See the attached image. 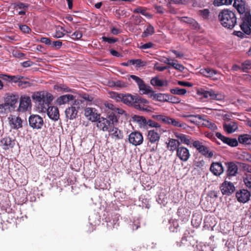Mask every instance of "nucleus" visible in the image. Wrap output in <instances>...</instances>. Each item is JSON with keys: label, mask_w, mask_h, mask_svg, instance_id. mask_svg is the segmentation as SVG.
Here are the masks:
<instances>
[{"label": "nucleus", "mask_w": 251, "mask_h": 251, "mask_svg": "<svg viewBox=\"0 0 251 251\" xmlns=\"http://www.w3.org/2000/svg\"><path fill=\"white\" fill-rule=\"evenodd\" d=\"M97 127L104 132L110 131L118 123V119L114 113H108L106 118L100 117L97 121Z\"/></svg>", "instance_id": "1"}, {"label": "nucleus", "mask_w": 251, "mask_h": 251, "mask_svg": "<svg viewBox=\"0 0 251 251\" xmlns=\"http://www.w3.org/2000/svg\"><path fill=\"white\" fill-rule=\"evenodd\" d=\"M221 25L228 29H232L237 23V18L234 12L228 9H224L219 14Z\"/></svg>", "instance_id": "2"}, {"label": "nucleus", "mask_w": 251, "mask_h": 251, "mask_svg": "<svg viewBox=\"0 0 251 251\" xmlns=\"http://www.w3.org/2000/svg\"><path fill=\"white\" fill-rule=\"evenodd\" d=\"M32 98L38 103V108L42 111L47 109V107L53 100L52 95L46 92H37L33 94Z\"/></svg>", "instance_id": "3"}, {"label": "nucleus", "mask_w": 251, "mask_h": 251, "mask_svg": "<svg viewBox=\"0 0 251 251\" xmlns=\"http://www.w3.org/2000/svg\"><path fill=\"white\" fill-rule=\"evenodd\" d=\"M160 139V134L154 129L149 130L147 135L148 147L150 148L151 152H155Z\"/></svg>", "instance_id": "4"}, {"label": "nucleus", "mask_w": 251, "mask_h": 251, "mask_svg": "<svg viewBox=\"0 0 251 251\" xmlns=\"http://www.w3.org/2000/svg\"><path fill=\"white\" fill-rule=\"evenodd\" d=\"M241 23L240 25L241 30L246 34L249 35L251 34V14L250 11L246 12L241 15Z\"/></svg>", "instance_id": "5"}, {"label": "nucleus", "mask_w": 251, "mask_h": 251, "mask_svg": "<svg viewBox=\"0 0 251 251\" xmlns=\"http://www.w3.org/2000/svg\"><path fill=\"white\" fill-rule=\"evenodd\" d=\"M192 146L207 158H211L213 156V151L209 150V148L203 145L202 142L199 140L193 142Z\"/></svg>", "instance_id": "6"}, {"label": "nucleus", "mask_w": 251, "mask_h": 251, "mask_svg": "<svg viewBox=\"0 0 251 251\" xmlns=\"http://www.w3.org/2000/svg\"><path fill=\"white\" fill-rule=\"evenodd\" d=\"M197 94L200 96H203L204 98L217 100H221L224 98L223 95L212 89L206 91L203 89H201L198 91Z\"/></svg>", "instance_id": "7"}, {"label": "nucleus", "mask_w": 251, "mask_h": 251, "mask_svg": "<svg viewBox=\"0 0 251 251\" xmlns=\"http://www.w3.org/2000/svg\"><path fill=\"white\" fill-rule=\"evenodd\" d=\"M84 114L87 120L92 122H96L100 116L95 108L86 107L84 109Z\"/></svg>", "instance_id": "8"}, {"label": "nucleus", "mask_w": 251, "mask_h": 251, "mask_svg": "<svg viewBox=\"0 0 251 251\" xmlns=\"http://www.w3.org/2000/svg\"><path fill=\"white\" fill-rule=\"evenodd\" d=\"M29 126L34 129H40L44 122L43 118L38 115H31L28 119Z\"/></svg>", "instance_id": "9"}, {"label": "nucleus", "mask_w": 251, "mask_h": 251, "mask_svg": "<svg viewBox=\"0 0 251 251\" xmlns=\"http://www.w3.org/2000/svg\"><path fill=\"white\" fill-rule=\"evenodd\" d=\"M31 107V99L29 96H22L20 98V104L18 111L20 112H25Z\"/></svg>", "instance_id": "10"}, {"label": "nucleus", "mask_w": 251, "mask_h": 251, "mask_svg": "<svg viewBox=\"0 0 251 251\" xmlns=\"http://www.w3.org/2000/svg\"><path fill=\"white\" fill-rule=\"evenodd\" d=\"M128 141L130 144L137 146L143 143V137L140 132L134 131L128 135Z\"/></svg>", "instance_id": "11"}, {"label": "nucleus", "mask_w": 251, "mask_h": 251, "mask_svg": "<svg viewBox=\"0 0 251 251\" xmlns=\"http://www.w3.org/2000/svg\"><path fill=\"white\" fill-rule=\"evenodd\" d=\"M174 135L175 137L177 138L179 146L181 144H184L191 147V145L192 144V143L194 141L192 140V137L191 136L188 135L178 132L174 133Z\"/></svg>", "instance_id": "12"}, {"label": "nucleus", "mask_w": 251, "mask_h": 251, "mask_svg": "<svg viewBox=\"0 0 251 251\" xmlns=\"http://www.w3.org/2000/svg\"><path fill=\"white\" fill-rule=\"evenodd\" d=\"M176 155L181 161L186 162L190 158V153L187 148L180 146L176 151Z\"/></svg>", "instance_id": "13"}, {"label": "nucleus", "mask_w": 251, "mask_h": 251, "mask_svg": "<svg viewBox=\"0 0 251 251\" xmlns=\"http://www.w3.org/2000/svg\"><path fill=\"white\" fill-rule=\"evenodd\" d=\"M236 197L239 202L246 203L250 200L251 194L247 190L241 189L236 192Z\"/></svg>", "instance_id": "14"}, {"label": "nucleus", "mask_w": 251, "mask_h": 251, "mask_svg": "<svg viewBox=\"0 0 251 251\" xmlns=\"http://www.w3.org/2000/svg\"><path fill=\"white\" fill-rule=\"evenodd\" d=\"M220 188L222 194L227 196L231 195L235 190L233 183L227 181H225L222 183Z\"/></svg>", "instance_id": "15"}, {"label": "nucleus", "mask_w": 251, "mask_h": 251, "mask_svg": "<svg viewBox=\"0 0 251 251\" xmlns=\"http://www.w3.org/2000/svg\"><path fill=\"white\" fill-rule=\"evenodd\" d=\"M44 111H47L49 117L53 121H57L59 118V110L56 106H49V105Z\"/></svg>", "instance_id": "16"}, {"label": "nucleus", "mask_w": 251, "mask_h": 251, "mask_svg": "<svg viewBox=\"0 0 251 251\" xmlns=\"http://www.w3.org/2000/svg\"><path fill=\"white\" fill-rule=\"evenodd\" d=\"M169 123L168 125H171L176 127H179L184 130H187L190 128V126L186 123L180 121L178 119L170 117Z\"/></svg>", "instance_id": "17"}, {"label": "nucleus", "mask_w": 251, "mask_h": 251, "mask_svg": "<svg viewBox=\"0 0 251 251\" xmlns=\"http://www.w3.org/2000/svg\"><path fill=\"white\" fill-rule=\"evenodd\" d=\"M18 97L15 95L8 96L4 100V103L9 107L11 111L14 110L16 107V104L18 102Z\"/></svg>", "instance_id": "18"}, {"label": "nucleus", "mask_w": 251, "mask_h": 251, "mask_svg": "<svg viewBox=\"0 0 251 251\" xmlns=\"http://www.w3.org/2000/svg\"><path fill=\"white\" fill-rule=\"evenodd\" d=\"M210 171L215 176H219L224 172V168L221 162H213L210 167Z\"/></svg>", "instance_id": "19"}, {"label": "nucleus", "mask_w": 251, "mask_h": 251, "mask_svg": "<svg viewBox=\"0 0 251 251\" xmlns=\"http://www.w3.org/2000/svg\"><path fill=\"white\" fill-rule=\"evenodd\" d=\"M0 143L3 149L8 150L14 146L15 140L9 136L5 137L1 140Z\"/></svg>", "instance_id": "20"}, {"label": "nucleus", "mask_w": 251, "mask_h": 251, "mask_svg": "<svg viewBox=\"0 0 251 251\" xmlns=\"http://www.w3.org/2000/svg\"><path fill=\"white\" fill-rule=\"evenodd\" d=\"M109 132L110 133L109 135L110 137L115 140L122 139L124 137L123 131L115 127V126H113Z\"/></svg>", "instance_id": "21"}, {"label": "nucleus", "mask_w": 251, "mask_h": 251, "mask_svg": "<svg viewBox=\"0 0 251 251\" xmlns=\"http://www.w3.org/2000/svg\"><path fill=\"white\" fill-rule=\"evenodd\" d=\"M134 106L136 109L140 110H147V108H144L142 104L149 103L148 100L138 96H135Z\"/></svg>", "instance_id": "22"}, {"label": "nucleus", "mask_w": 251, "mask_h": 251, "mask_svg": "<svg viewBox=\"0 0 251 251\" xmlns=\"http://www.w3.org/2000/svg\"><path fill=\"white\" fill-rule=\"evenodd\" d=\"M9 123L11 126L14 129H19L22 127L23 121L19 117L12 116L9 117Z\"/></svg>", "instance_id": "23"}, {"label": "nucleus", "mask_w": 251, "mask_h": 251, "mask_svg": "<svg viewBox=\"0 0 251 251\" xmlns=\"http://www.w3.org/2000/svg\"><path fill=\"white\" fill-rule=\"evenodd\" d=\"M65 113L66 118L72 120L76 118L78 110L75 106H72L66 108Z\"/></svg>", "instance_id": "24"}, {"label": "nucleus", "mask_w": 251, "mask_h": 251, "mask_svg": "<svg viewBox=\"0 0 251 251\" xmlns=\"http://www.w3.org/2000/svg\"><path fill=\"white\" fill-rule=\"evenodd\" d=\"M166 145L167 149L172 152L176 151L178 148L180 147L177 140L173 138H169L168 142H166Z\"/></svg>", "instance_id": "25"}, {"label": "nucleus", "mask_w": 251, "mask_h": 251, "mask_svg": "<svg viewBox=\"0 0 251 251\" xmlns=\"http://www.w3.org/2000/svg\"><path fill=\"white\" fill-rule=\"evenodd\" d=\"M233 6L241 15H243L247 12L245 9V3L243 0H234Z\"/></svg>", "instance_id": "26"}, {"label": "nucleus", "mask_w": 251, "mask_h": 251, "mask_svg": "<svg viewBox=\"0 0 251 251\" xmlns=\"http://www.w3.org/2000/svg\"><path fill=\"white\" fill-rule=\"evenodd\" d=\"M151 84L153 86L163 87L167 86L168 82L166 79H160L158 77L155 76L151 78Z\"/></svg>", "instance_id": "27"}, {"label": "nucleus", "mask_w": 251, "mask_h": 251, "mask_svg": "<svg viewBox=\"0 0 251 251\" xmlns=\"http://www.w3.org/2000/svg\"><path fill=\"white\" fill-rule=\"evenodd\" d=\"M133 121L137 123L140 127L147 128V119L145 117L135 115L132 117Z\"/></svg>", "instance_id": "28"}, {"label": "nucleus", "mask_w": 251, "mask_h": 251, "mask_svg": "<svg viewBox=\"0 0 251 251\" xmlns=\"http://www.w3.org/2000/svg\"><path fill=\"white\" fill-rule=\"evenodd\" d=\"M138 88L140 93L142 94L150 95L152 93L153 90L151 87L146 85L144 81H142L138 86Z\"/></svg>", "instance_id": "29"}, {"label": "nucleus", "mask_w": 251, "mask_h": 251, "mask_svg": "<svg viewBox=\"0 0 251 251\" xmlns=\"http://www.w3.org/2000/svg\"><path fill=\"white\" fill-rule=\"evenodd\" d=\"M168 94L161 93H155L152 91V93L150 95V98L153 100H156L159 101H167Z\"/></svg>", "instance_id": "30"}, {"label": "nucleus", "mask_w": 251, "mask_h": 251, "mask_svg": "<svg viewBox=\"0 0 251 251\" xmlns=\"http://www.w3.org/2000/svg\"><path fill=\"white\" fill-rule=\"evenodd\" d=\"M227 175L230 176H235L238 171V167L236 164L233 162H228L227 164Z\"/></svg>", "instance_id": "31"}, {"label": "nucleus", "mask_w": 251, "mask_h": 251, "mask_svg": "<svg viewBox=\"0 0 251 251\" xmlns=\"http://www.w3.org/2000/svg\"><path fill=\"white\" fill-rule=\"evenodd\" d=\"M238 142L244 145L251 144V134H244L239 135Z\"/></svg>", "instance_id": "32"}, {"label": "nucleus", "mask_w": 251, "mask_h": 251, "mask_svg": "<svg viewBox=\"0 0 251 251\" xmlns=\"http://www.w3.org/2000/svg\"><path fill=\"white\" fill-rule=\"evenodd\" d=\"M200 73L206 77H211L217 74V71L210 68H202Z\"/></svg>", "instance_id": "33"}, {"label": "nucleus", "mask_w": 251, "mask_h": 251, "mask_svg": "<svg viewBox=\"0 0 251 251\" xmlns=\"http://www.w3.org/2000/svg\"><path fill=\"white\" fill-rule=\"evenodd\" d=\"M224 129L228 133L234 132L238 128L237 124L231 121L228 124H225L223 126Z\"/></svg>", "instance_id": "34"}, {"label": "nucleus", "mask_w": 251, "mask_h": 251, "mask_svg": "<svg viewBox=\"0 0 251 251\" xmlns=\"http://www.w3.org/2000/svg\"><path fill=\"white\" fill-rule=\"evenodd\" d=\"M74 99V96L72 95H65L59 97L57 100V102L59 104L62 105L73 100Z\"/></svg>", "instance_id": "35"}, {"label": "nucleus", "mask_w": 251, "mask_h": 251, "mask_svg": "<svg viewBox=\"0 0 251 251\" xmlns=\"http://www.w3.org/2000/svg\"><path fill=\"white\" fill-rule=\"evenodd\" d=\"M179 20L181 22L186 23L189 24L193 28H196L198 27V23L193 19L187 17H182L179 18Z\"/></svg>", "instance_id": "36"}, {"label": "nucleus", "mask_w": 251, "mask_h": 251, "mask_svg": "<svg viewBox=\"0 0 251 251\" xmlns=\"http://www.w3.org/2000/svg\"><path fill=\"white\" fill-rule=\"evenodd\" d=\"M135 96L130 94L123 95L122 101L127 105H132L135 102Z\"/></svg>", "instance_id": "37"}, {"label": "nucleus", "mask_w": 251, "mask_h": 251, "mask_svg": "<svg viewBox=\"0 0 251 251\" xmlns=\"http://www.w3.org/2000/svg\"><path fill=\"white\" fill-rule=\"evenodd\" d=\"M154 32V29L153 26L149 24L146 29L144 31L142 34V37L145 38L150 35H152Z\"/></svg>", "instance_id": "38"}, {"label": "nucleus", "mask_w": 251, "mask_h": 251, "mask_svg": "<svg viewBox=\"0 0 251 251\" xmlns=\"http://www.w3.org/2000/svg\"><path fill=\"white\" fill-rule=\"evenodd\" d=\"M139 202L141 203L139 204L140 206H142V207H145L147 208H149L150 207L149 204V200L146 198L145 196H141L139 199Z\"/></svg>", "instance_id": "39"}, {"label": "nucleus", "mask_w": 251, "mask_h": 251, "mask_svg": "<svg viewBox=\"0 0 251 251\" xmlns=\"http://www.w3.org/2000/svg\"><path fill=\"white\" fill-rule=\"evenodd\" d=\"M170 92L172 94L182 96L186 93L187 90L185 89L176 87L174 89H171Z\"/></svg>", "instance_id": "40"}, {"label": "nucleus", "mask_w": 251, "mask_h": 251, "mask_svg": "<svg viewBox=\"0 0 251 251\" xmlns=\"http://www.w3.org/2000/svg\"><path fill=\"white\" fill-rule=\"evenodd\" d=\"M129 226L130 228L132 230H136L140 227V222L139 219H134L133 221H130Z\"/></svg>", "instance_id": "41"}, {"label": "nucleus", "mask_w": 251, "mask_h": 251, "mask_svg": "<svg viewBox=\"0 0 251 251\" xmlns=\"http://www.w3.org/2000/svg\"><path fill=\"white\" fill-rule=\"evenodd\" d=\"M157 201L158 203L165 206L168 202L167 198L164 194H160L157 198Z\"/></svg>", "instance_id": "42"}, {"label": "nucleus", "mask_w": 251, "mask_h": 251, "mask_svg": "<svg viewBox=\"0 0 251 251\" xmlns=\"http://www.w3.org/2000/svg\"><path fill=\"white\" fill-rule=\"evenodd\" d=\"M201 218L198 215H193L191 220L192 225L196 227L199 226L201 223Z\"/></svg>", "instance_id": "43"}, {"label": "nucleus", "mask_w": 251, "mask_h": 251, "mask_svg": "<svg viewBox=\"0 0 251 251\" xmlns=\"http://www.w3.org/2000/svg\"><path fill=\"white\" fill-rule=\"evenodd\" d=\"M232 0H214L213 4L215 6H219L222 5H230Z\"/></svg>", "instance_id": "44"}, {"label": "nucleus", "mask_w": 251, "mask_h": 251, "mask_svg": "<svg viewBox=\"0 0 251 251\" xmlns=\"http://www.w3.org/2000/svg\"><path fill=\"white\" fill-rule=\"evenodd\" d=\"M243 182L246 186L249 188H251V175L245 174L243 177Z\"/></svg>", "instance_id": "45"}, {"label": "nucleus", "mask_w": 251, "mask_h": 251, "mask_svg": "<svg viewBox=\"0 0 251 251\" xmlns=\"http://www.w3.org/2000/svg\"><path fill=\"white\" fill-rule=\"evenodd\" d=\"M11 111L9 107L4 102L0 104V114H7Z\"/></svg>", "instance_id": "46"}, {"label": "nucleus", "mask_w": 251, "mask_h": 251, "mask_svg": "<svg viewBox=\"0 0 251 251\" xmlns=\"http://www.w3.org/2000/svg\"><path fill=\"white\" fill-rule=\"evenodd\" d=\"M251 69V61L246 60L242 64V70L247 73L248 70Z\"/></svg>", "instance_id": "47"}, {"label": "nucleus", "mask_w": 251, "mask_h": 251, "mask_svg": "<svg viewBox=\"0 0 251 251\" xmlns=\"http://www.w3.org/2000/svg\"><path fill=\"white\" fill-rule=\"evenodd\" d=\"M119 216L116 215H115L114 218H113L112 220L109 222V224H108L109 226L111 225L112 226L113 228H117L119 226Z\"/></svg>", "instance_id": "48"}, {"label": "nucleus", "mask_w": 251, "mask_h": 251, "mask_svg": "<svg viewBox=\"0 0 251 251\" xmlns=\"http://www.w3.org/2000/svg\"><path fill=\"white\" fill-rule=\"evenodd\" d=\"M153 118L156 119L158 120L162 121L163 123L168 124L169 123L170 117L163 116L162 115H153L152 116Z\"/></svg>", "instance_id": "49"}, {"label": "nucleus", "mask_w": 251, "mask_h": 251, "mask_svg": "<svg viewBox=\"0 0 251 251\" xmlns=\"http://www.w3.org/2000/svg\"><path fill=\"white\" fill-rule=\"evenodd\" d=\"M188 210L183 207L182 208H178L177 213L179 216L180 215V214H182V218L183 219H187L188 217L189 216V214L187 211Z\"/></svg>", "instance_id": "50"}, {"label": "nucleus", "mask_w": 251, "mask_h": 251, "mask_svg": "<svg viewBox=\"0 0 251 251\" xmlns=\"http://www.w3.org/2000/svg\"><path fill=\"white\" fill-rule=\"evenodd\" d=\"M167 101L173 103H178L180 101V99L174 96H170L168 94Z\"/></svg>", "instance_id": "51"}, {"label": "nucleus", "mask_w": 251, "mask_h": 251, "mask_svg": "<svg viewBox=\"0 0 251 251\" xmlns=\"http://www.w3.org/2000/svg\"><path fill=\"white\" fill-rule=\"evenodd\" d=\"M123 94H119L116 92H112L110 94V97L117 101H122Z\"/></svg>", "instance_id": "52"}, {"label": "nucleus", "mask_w": 251, "mask_h": 251, "mask_svg": "<svg viewBox=\"0 0 251 251\" xmlns=\"http://www.w3.org/2000/svg\"><path fill=\"white\" fill-rule=\"evenodd\" d=\"M103 105L107 108L108 109L112 111V113H114L116 106H115L113 103H112L110 101H105L103 102Z\"/></svg>", "instance_id": "53"}, {"label": "nucleus", "mask_w": 251, "mask_h": 251, "mask_svg": "<svg viewBox=\"0 0 251 251\" xmlns=\"http://www.w3.org/2000/svg\"><path fill=\"white\" fill-rule=\"evenodd\" d=\"M226 144L230 147H234L238 146V142L235 138H228Z\"/></svg>", "instance_id": "54"}, {"label": "nucleus", "mask_w": 251, "mask_h": 251, "mask_svg": "<svg viewBox=\"0 0 251 251\" xmlns=\"http://www.w3.org/2000/svg\"><path fill=\"white\" fill-rule=\"evenodd\" d=\"M172 64V66L177 70L182 72L184 70V67L181 64L178 63L176 60H175Z\"/></svg>", "instance_id": "55"}, {"label": "nucleus", "mask_w": 251, "mask_h": 251, "mask_svg": "<svg viewBox=\"0 0 251 251\" xmlns=\"http://www.w3.org/2000/svg\"><path fill=\"white\" fill-rule=\"evenodd\" d=\"M82 36L81 32L79 31H75L71 36V38L75 40L80 39Z\"/></svg>", "instance_id": "56"}, {"label": "nucleus", "mask_w": 251, "mask_h": 251, "mask_svg": "<svg viewBox=\"0 0 251 251\" xmlns=\"http://www.w3.org/2000/svg\"><path fill=\"white\" fill-rule=\"evenodd\" d=\"M23 78H24V77L21 75H11L10 82L19 83L20 80Z\"/></svg>", "instance_id": "57"}, {"label": "nucleus", "mask_w": 251, "mask_h": 251, "mask_svg": "<svg viewBox=\"0 0 251 251\" xmlns=\"http://www.w3.org/2000/svg\"><path fill=\"white\" fill-rule=\"evenodd\" d=\"M147 128L148 127V126H149L151 127H160V126L159 124L157 123L156 122L149 119L148 120H147Z\"/></svg>", "instance_id": "58"}, {"label": "nucleus", "mask_w": 251, "mask_h": 251, "mask_svg": "<svg viewBox=\"0 0 251 251\" xmlns=\"http://www.w3.org/2000/svg\"><path fill=\"white\" fill-rule=\"evenodd\" d=\"M182 118H197L199 120H204V119L203 118L202 116L200 115H188V114H182L180 116Z\"/></svg>", "instance_id": "59"}, {"label": "nucleus", "mask_w": 251, "mask_h": 251, "mask_svg": "<svg viewBox=\"0 0 251 251\" xmlns=\"http://www.w3.org/2000/svg\"><path fill=\"white\" fill-rule=\"evenodd\" d=\"M200 15H201L203 19H206L209 15V11L208 9H204L199 11Z\"/></svg>", "instance_id": "60"}, {"label": "nucleus", "mask_w": 251, "mask_h": 251, "mask_svg": "<svg viewBox=\"0 0 251 251\" xmlns=\"http://www.w3.org/2000/svg\"><path fill=\"white\" fill-rule=\"evenodd\" d=\"M103 41L107 42L109 44L115 43L118 41V39L115 38H110L105 36H103L101 38Z\"/></svg>", "instance_id": "61"}, {"label": "nucleus", "mask_w": 251, "mask_h": 251, "mask_svg": "<svg viewBox=\"0 0 251 251\" xmlns=\"http://www.w3.org/2000/svg\"><path fill=\"white\" fill-rule=\"evenodd\" d=\"M129 77L133 79L137 84L138 86L143 81H144L142 79L140 78L139 77L135 75H130Z\"/></svg>", "instance_id": "62"}, {"label": "nucleus", "mask_w": 251, "mask_h": 251, "mask_svg": "<svg viewBox=\"0 0 251 251\" xmlns=\"http://www.w3.org/2000/svg\"><path fill=\"white\" fill-rule=\"evenodd\" d=\"M19 28L20 30L25 33H28L31 31V29L25 25H20Z\"/></svg>", "instance_id": "63"}, {"label": "nucleus", "mask_w": 251, "mask_h": 251, "mask_svg": "<svg viewBox=\"0 0 251 251\" xmlns=\"http://www.w3.org/2000/svg\"><path fill=\"white\" fill-rule=\"evenodd\" d=\"M153 46V44L151 42H148L144 44L141 45L139 48L142 50H146L151 49Z\"/></svg>", "instance_id": "64"}]
</instances>
